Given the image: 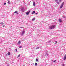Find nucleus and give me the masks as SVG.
Segmentation results:
<instances>
[{"label": "nucleus", "mask_w": 66, "mask_h": 66, "mask_svg": "<svg viewBox=\"0 0 66 66\" xmlns=\"http://www.w3.org/2000/svg\"><path fill=\"white\" fill-rule=\"evenodd\" d=\"M54 28H55V25H53L50 27V29H52Z\"/></svg>", "instance_id": "obj_1"}, {"label": "nucleus", "mask_w": 66, "mask_h": 66, "mask_svg": "<svg viewBox=\"0 0 66 66\" xmlns=\"http://www.w3.org/2000/svg\"><path fill=\"white\" fill-rule=\"evenodd\" d=\"M25 32V31H22V34H21V35L22 36L24 34V32Z\"/></svg>", "instance_id": "obj_2"}, {"label": "nucleus", "mask_w": 66, "mask_h": 66, "mask_svg": "<svg viewBox=\"0 0 66 66\" xmlns=\"http://www.w3.org/2000/svg\"><path fill=\"white\" fill-rule=\"evenodd\" d=\"M64 60H65L66 59V54L64 56L63 58Z\"/></svg>", "instance_id": "obj_3"}, {"label": "nucleus", "mask_w": 66, "mask_h": 66, "mask_svg": "<svg viewBox=\"0 0 66 66\" xmlns=\"http://www.w3.org/2000/svg\"><path fill=\"white\" fill-rule=\"evenodd\" d=\"M29 13H30V12H27L26 13V14L27 15H28L29 14Z\"/></svg>", "instance_id": "obj_4"}, {"label": "nucleus", "mask_w": 66, "mask_h": 66, "mask_svg": "<svg viewBox=\"0 0 66 66\" xmlns=\"http://www.w3.org/2000/svg\"><path fill=\"white\" fill-rule=\"evenodd\" d=\"M59 22H62V20H61L60 19H59Z\"/></svg>", "instance_id": "obj_5"}, {"label": "nucleus", "mask_w": 66, "mask_h": 66, "mask_svg": "<svg viewBox=\"0 0 66 66\" xmlns=\"http://www.w3.org/2000/svg\"><path fill=\"white\" fill-rule=\"evenodd\" d=\"M8 55H11V53H10V52H8L7 53Z\"/></svg>", "instance_id": "obj_6"}, {"label": "nucleus", "mask_w": 66, "mask_h": 66, "mask_svg": "<svg viewBox=\"0 0 66 66\" xmlns=\"http://www.w3.org/2000/svg\"><path fill=\"white\" fill-rule=\"evenodd\" d=\"M35 18H33L32 19V21H34V20H35Z\"/></svg>", "instance_id": "obj_7"}, {"label": "nucleus", "mask_w": 66, "mask_h": 66, "mask_svg": "<svg viewBox=\"0 0 66 66\" xmlns=\"http://www.w3.org/2000/svg\"><path fill=\"white\" fill-rule=\"evenodd\" d=\"M63 5H61L60 7V8L61 9V8H62V7H63Z\"/></svg>", "instance_id": "obj_8"}, {"label": "nucleus", "mask_w": 66, "mask_h": 66, "mask_svg": "<svg viewBox=\"0 0 66 66\" xmlns=\"http://www.w3.org/2000/svg\"><path fill=\"white\" fill-rule=\"evenodd\" d=\"M33 5L35 6V2H33Z\"/></svg>", "instance_id": "obj_9"}, {"label": "nucleus", "mask_w": 66, "mask_h": 66, "mask_svg": "<svg viewBox=\"0 0 66 66\" xmlns=\"http://www.w3.org/2000/svg\"><path fill=\"white\" fill-rule=\"evenodd\" d=\"M35 66H37V63L36 62L35 63Z\"/></svg>", "instance_id": "obj_10"}, {"label": "nucleus", "mask_w": 66, "mask_h": 66, "mask_svg": "<svg viewBox=\"0 0 66 66\" xmlns=\"http://www.w3.org/2000/svg\"><path fill=\"white\" fill-rule=\"evenodd\" d=\"M35 13V11H33V13H32V14H33V13H34V14Z\"/></svg>", "instance_id": "obj_11"}, {"label": "nucleus", "mask_w": 66, "mask_h": 66, "mask_svg": "<svg viewBox=\"0 0 66 66\" xmlns=\"http://www.w3.org/2000/svg\"><path fill=\"white\" fill-rule=\"evenodd\" d=\"M62 66H65V64H64V63H63L62 64Z\"/></svg>", "instance_id": "obj_12"}, {"label": "nucleus", "mask_w": 66, "mask_h": 66, "mask_svg": "<svg viewBox=\"0 0 66 66\" xmlns=\"http://www.w3.org/2000/svg\"><path fill=\"white\" fill-rule=\"evenodd\" d=\"M57 41H56L55 42V44H57Z\"/></svg>", "instance_id": "obj_13"}, {"label": "nucleus", "mask_w": 66, "mask_h": 66, "mask_svg": "<svg viewBox=\"0 0 66 66\" xmlns=\"http://www.w3.org/2000/svg\"><path fill=\"white\" fill-rule=\"evenodd\" d=\"M17 11H15V12H14V13H17Z\"/></svg>", "instance_id": "obj_14"}, {"label": "nucleus", "mask_w": 66, "mask_h": 66, "mask_svg": "<svg viewBox=\"0 0 66 66\" xmlns=\"http://www.w3.org/2000/svg\"><path fill=\"white\" fill-rule=\"evenodd\" d=\"M1 24H4V23L3 22H1L0 23Z\"/></svg>", "instance_id": "obj_15"}, {"label": "nucleus", "mask_w": 66, "mask_h": 66, "mask_svg": "<svg viewBox=\"0 0 66 66\" xmlns=\"http://www.w3.org/2000/svg\"><path fill=\"white\" fill-rule=\"evenodd\" d=\"M20 55L19 54L18 55V56L17 57H20Z\"/></svg>", "instance_id": "obj_16"}, {"label": "nucleus", "mask_w": 66, "mask_h": 66, "mask_svg": "<svg viewBox=\"0 0 66 66\" xmlns=\"http://www.w3.org/2000/svg\"><path fill=\"white\" fill-rule=\"evenodd\" d=\"M36 61L37 62H38V59L37 58L36 59Z\"/></svg>", "instance_id": "obj_17"}, {"label": "nucleus", "mask_w": 66, "mask_h": 66, "mask_svg": "<svg viewBox=\"0 0 66 66\" xmlns=\"http://www.w3.org/2000/svg\"><path fill=\"white\" fill-rule=\"evenodd\" d=\"M18 43L19 44H20V41H19L18 42Z\"/></svg>", "instance_id": "obj_18"}, {"label": "nucleus", "mask_w": 66, "mask_h": 66, "mask_svg": "<svg viewBox=\"0 0 66 66\" xmlns=\"http://www.w3.org/2000/svg\"><path fill=\"white\" fill-rule=\"evenodd\" d=\"M39 47H37L36 48V49H39Z\"/></svg>", "instance_id": "obj_19"}, {"label": "nucleus", "mask_w": 66, "mask_h": 66, "mask_svg": "<svg viewBox=\"0 0 66 66\" xmlns=\"http://www.w3.org/2000/svg\"><path fill=\"white\" fill-rule=\"evenodd\" d=\"M19 47L20 48H21L22 47V46H20Z\"/></svg>", "instance_id": "obj_20"}, {"label": "nucleus", "mask_w": 66, "mask_h": 66, "mask_svg": "<svg viewBox=\"0 0 66 66\" xmlns=\"http://www.w3.org/2000/svg\"><path fill=\"white\" fill-rule=\"evenodd\" d=\"M15 50L16 52H17V49H16Z\"/></svg>", "instance_id": "obj_21"}, {"label": "nucleus", "mask_w": 66, "mask_h": 66, "mask_svg": "<svg viewBox=\"0 0 66 66\" xmlns=\"http://www.w3.org/2000/svg\"><path fill=\"white\" fill-rule=\"evenodd\" d=\"M4 5H5V4H6V3H4Z\"/></svg>", "instance_id": "obj_22"}, {"label": "nucleus", "mask_w": 66, "mask_h": 66, "mask_svg": "<svg viewBox=\"0 0 66 66\" xmlns=\"http://www.w3.org/2000/svg\"><path fill=\"white\" fill-rule=\"evenodd\" d=\"M61 5H64V3H63Z\"/></svg>", "instance_id": "obj_23"}, {"label": "nucleus", "mask_w": 66, "mask_h": 66, "mask_svg": "<svg viewBox=\"0 0 66 66\" xmlns=\"http://www.w3.org/2000/svg\"><path fill=\"white\" fill-rule=\"evenodd\" d=\"M56 60H54V61H53V62H56Z\"/></svg>", "instance_id": "obj_24"}, {"label": "nucleus", "mask_w": 66, "mask_h": 66, "mask_svg": "<svg viewBox=\"0 0 66 66\" xmlns=\"http://www.w3.org/2000/svg\"><path fill=\"white\" fill-rule=\"evenodd\" d=\"M8 3L9 4L10 3V1H8Z\"/></svg>", "instance_id": "obj_25"}, {"label": "nucleus", "mask_w": 66, "mask_h": 66, "mask_svg": "<svg viewBox=\"0 0 66 66\" xmlns=\"http://www.w3.org/2000/svg\"><path fill=\"white\" fill-rule=\"evenodd\" d=\"M57 3H58V4H60V3L59 2H57Z\"/></svg>", "instance_id": "obj_26"}, {"label": "nucleus", "mask_w": 66, "mask_h": 66, "mask_svg": "<svg viewBox=\"0 0 66 66\" xmlns=\"http://www.w3.org/2000/svg\"><path fill=\"white\" fill-rule=\"evenodd\" d=\"M20 28H23L22 27H20Z\"/></svg>", "instance_id": "obj_27"}, {"label": "nucleus", "mask_w": 66, "mask_h": 66, "mask_svg": "<svg viewBox=\"0 0 66 66\" xmlns=\"http://www.w3.org/2000/svg\"><path fill=\"white\" fill-rule=\"evenodd\" d=\"M46 54L47 55H48V54L47 53H46Z\"/></svg>", "instance_id": "obj_28"}, {"label": "nucleus", "mask_w": 66, "mask_h": 66, "mask_svg": "<svg viewBox=\"0 0 66 66\" xmlns=\"http://www.w3.org/2000/svg\"><path fill=\"white\" fill-rule=\"evenodd\" d=\"M36 14H38V12Z\"/></svg>", "instance_id": "obj_29"}, {"label": "nucleus", "mask_w": 66, "mask_h": 66, "mask_svg": "<svg viewBox=\"0 0 66 66\" xmlns=\"http://www.w3.org/2000/svg\"><path fill=\"white\" fill-rule=\"evenodd\" d=\"M4 26H4H4H3V27H4Z\"/></svg>", "instance_id": "obj_30"}, {"label": "nucleus", "mask_w": 66, "mask_h": 66, "mask_svg": "<svg viewBox=\"0 0 66 66\" xmlns=\"http://www.w3.org/2000/svg\"><path fill=\"white\" fill-rule=\"evenodd\" d=\"M58 0H55V1H57Z\"/></svg>", "instance_id": "obj_31"}, {"label": "nucleus", "mask_w": 66, "mask_h": 66, "mask_svg": "<svg viewBox=\"0 0 66 66\" xmlns=\"http://www.w3.org/2000/svg\"><path fill=\"white\" fill-rule=\"evenodd\" d=\"M9 0H8V1H9Z\"/></svg>", "instance_id": "obj_32"}, {"label": "nucleus", "mask_w": 66, "mask_h": 66, "mask_svg": "<svg viewBox=\"0 0 66 66\" xmlns=\"http://www.w3.org/2000/svg\"><path fill=\"white\" fill-rule=\"evenodd\" d=\"M7 66H9V65H7Z\"/></svg>", "instance_id": "obj_33"}]
</instances>
